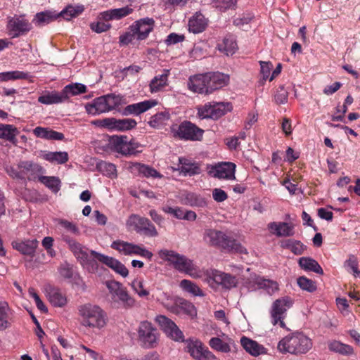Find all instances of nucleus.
I'll return each mask as SVG.
<instances>
[{"mask_svg":"<svg viewBox=\"0 0 360 360\" xmlns=\"http://www.w3.org/2000/svg\"><path fill=\"white\" fill-rule=\"evenodd\" d=\"M160 259L167 262L179 272L184 273L193 278H202L212 289L217 290L219 287L224 289H231L236 286V278L229 274L215 269H200L193 262L184 255L167 249L158 251Z\"/></svg>","mask_w":360,"mask_h":360,"instance_id":"nucleus-1","label":"nucleus"},{"mask_svg":"<svg viewBox=\"0 0 360 360\" xmlns=\"http://www.w3.org/2000/svg\"><path fill=\"white\" fill-rule=\"evenodd\" d=\"M62 239L66 243L68 248L81 265L89 272H96L98 270L97 262H101L122 277L126 278L128 276L129 270L118 259L94 250H89L76 240L67 235H63Z\"/></svg>","mask_w":360,"mask_h":360,"instance_id":"nucleus-2","label":"nucleus"},{"mask_svg":"<svg viewBox=\"0 0 360 360\" xmlns=\"http://www.w3.org/2000/svg\"><path fill=\"white\" fill-rule=\"evenodd\" d=\"M62 239L66 243L68 248L81 265L89 272H96L98 270L97 262H101L122 277L126 278L128 276L129 270L118 259L94 250H89L76 240L67 235H63Z\"/></svg>","mask_w":360,"mask_h":360,"instance_id":"nucleus-3","label":"nucleus"},{"mask_svg":"<svg viewBox=\"0 0 360 360\" xmlns=\"http://www.w3.org/2000/svg\"><path fill=\"white\" fill-rule=\"evenodd\" d=\"M77 314L80 326L87 329L103 330L109 322L107 312L101 306L90 302L79 305Z\"/></svg>","mask_w":360,"mask_h":360,"instance_id":"nucleus-4","label":"nucleus"},{"mask_svg":"<svg viewBox=\"0 0 360 360\" xmlns=\"http://www.w3.org/2000/svg\"><path fill=\"white\" fill-rule=\"evenodd\" d=\"M313 347L312 340L302 332L295 331L283 337L277 343V350L282 354L302 355Z\"/></svg>","mask_w":360,"mask_h":360,"instance_id":"nucleus-5","label":"nucleus"},{"mask_svg":"<svg viewBox=\"0 0 360 360\" xmlns=\"http://www.w3.org/2000/svg\"><path fill=\"white\" fill-rule=\"evenodd\" d=\"M204 240L213 246L220 247L227 251L240 254H247L248 251L236 239L229 237L222 231L215 229H207L204 233Z\"/></svg>","mask_w":360,"mask_h":360,"instance_id":"nucleus-6","label":"nucleus"},{"mask_svg":"<svg viewBox=\"0 0 360 360\" xmlns=\"http://www.w3.org/2000/svg\"><path fill=\"white\" fill-rule=\"evenodd\" d=\"M105 286L110 295L112 303L117 307L131 308L134 306L135 300L129 295L127 289L118 281H108Z\"/></svg>","mask_w":360,"mask_h":360,"instance_id":"nucleus-7","label":"nucleus"},{"mask_svg":"<svg viewBox=\"0 0 360 360\" xmlns=\"http://www.w3.org/2000/svg\"><path fill=\"white\" fill-rule=\"evenodd\" d=\"M171 132L179 139L196 141L202 139L204 130L189 121H184L179 124H172Z\"/></svg>","mask_w":360,"mask_h":360,"instance_id":"nucleus-8","label":"nucleus"},{"mask_svg":"<svg viewBox=\"0 0 360 360\" xmlns=\"http://www.w3.org/2000/svg\"><path fill=\"white\" fill-rule=\"evenodd\" d=\"M110 146L114 151L124 155H134L142 152V146L134 139L126 136H113L110 139Z\"/></svg>","mask_w":360,"mask_h":360,"instance_id":"nucleus-9","label":"nucleus"},{"mask_svg":"<svg viewBox=\"0 0 360 360\" xmlns=\"http://www.w3.org/2000/svg\"><path fill=\"white\" fill-rule=\"evenodd\" d=\"M293 304V301L289 297H283L276 300L271 306L270 314L271 321L273 325H279L282 328H286L284 319L286 311Z\"/></svg>","mask_w":360,"mask_h":360,"instance_id":"nucleus-10","label":"nucleus"},{"mask_svg":"<svg viewBox=\"0 0 360 360\" xmlns=\"http://www.w3.org/2000/svg\"><path fill=\"white\" fill-rule=\"evenodd\" d=\"M139 340L141 345L146 348L155 347L158 339L157 329L153 324L148 321H141L139 326L138 330Z\"/></svg>","mask_w":360,"mask_h":360,"instance_id":"nucleus-11","label":"nucleus"},{"mask_svg":"<svg viewBox=\"0 0 360 360\" xmlns=\"http://www.w3.org/2000/svg\"><path fill=\"white\" fill-rule=\"evenodd\" d=\"M155 321L168 337L175 341H184L182 331L171 319L165 316L159 315L156 316Z\"/></svg>","mask_w":360,"mask_h":360,"instance_id":"nucleus-12","label":"nucleus"},{"mask_svg":"<svg viewBox=\"0 0 360 360\" xmlns=\"http://www.w3.org/2000/svg\"><path fill=\"white\" fill-rule=\"evenodd\" d=\"M187 349L191 356L197 360H217L216 356L199 340L188 341Z\"/></svg>","mask_w":360,"mask_h":360,"instance_id":"nucleus-13","label":"nucleus"},{"mask_svg":"<svg viewBox=\"0 0 360 360\" xmlns=\"http://www.w3.org/2000/svg\"><path fill=\"white\" fill-rule=\"evenodd\" d=\"M208 345L213 350L225 354L231 352L236 348L234 340L224 333H221L217 337L212 338Z\"/></svg>","mask_w":360,"mask_h":360,"instance_id":"nucleus-14","label":"nucleus"},{"mask_svg":"<svg viewBox=\"0 0 360 360\" xmlns=\"http://www.w3.org/2000/svg\"><path fill=\"white\" fill-rule=\"evenodd\" d=\"M154 27L155 21L153 18H144L135 21L129 26V30L136 33L138 41H142L148 38Z\"/></svg>","mask_w":360,"mask_h":360,"instance_id":"nucleus-15","label":"nucleus"},{"mask_svg":"<svg viewBox=\"0 0 360 360\" xmlns=\"http://www.w3.org/2000/svg\"><path fill=\"white\" fill-rule=\"evenodd\" d=\"M235 172L236 165L232 162H222L209 169L210 176L220 179H235Z\"/></svg>","mask_w":360,"mask_h":360,"instance_id":"nucleus-16","label":"nucleus"},{"mask_svg":"<svg viewBox=\"0 0 360 360\" xmlns=\"http://www.w3.org/2000/svg\"><path fill=\"white\" fill-rule=\"evenodd\" d=\"M44 292L49 303L54 307L63 308L68 302L66 294L58 288L48 285Z\"/></svg>","mask_w":360,"mask_h":360,"instance_id":"nucleus-17","label":"nucleus"},{"mask_svg":"<svg viewBox=\"0 0 360 360\" xmlns=\"http://www.w3.org/2000/svg\"><path fill=\"white\" fill-rule=\"evenodd\" d=\"M188 88L193 93L209 94L207 74H199L189 77Z\"/></svg>","mask_w":360,"mask_h":360,"instance_id":"nucleus-18","label":"nucleus"},{"mask_svg":"<svg viewBox=\"0 0 360 360\" xmlns=\"http://www.w3.org/2000/svg\"><path fill=\"white\" fill-rule=\"evenodd\" d=\"M31 27V24L25 19V15H15L10 18L8 22V28L13 32V37L30 31Z\"/></svg>","mask_w":360,"mask_h":360,"instance_id":"nucleus-19","label":"nucleus"},{"mask_svg":"<svg viewBox=\"0 0 360 360\" xmlns=\"http://www.w3.org/2000/svg\"><path fill=\"white\" fill-rule=\"evenodd\" d=\"M207 79L209 89V94L214 91L226 86L229 82V75L221 72H208Z\"/></svg>","mask_w":360,"mask_h":360,"instance_id":"nucleus-20","label":"nucleus"},{"mask_svg":"<svg viewBox=\"0 0 360 360\" xmlns=\"http://www.w3.org/2000/svg\"><path fill=\"white\" fill-rule=\"evenodd\" d=\"M13 249L24 255L33 257L38 247L39 242L37 239H25L22 240H14L12 242Z\"/></svg>","mask_w":360,"mask_h":360,"instance_id":"nucleus-21","label":"nucleus"},{"mask_svg":"<svg viewBox=\"0 0 360 360\" xmlns=\"http://www.w3.org/2000/svg\"><path fill=\"white\" fill-rule=\"evenodd\" d=\"M133 12V8L129 6L122 8L110 9L98 14V18L103 20H120L126 17Z\"/></svg>","mask_w":360,"mask_h":360,"instance_id":"nucleus-22","label":"nucleus"},{"mask_svg":"<svg viewBox=\"0 0 360 360\" xmlns=\"http://www.w3.org/2000/svg\"><path fill=\"white\" fill-rule=\"evenodd\" d=\"M157 104L158 101L156 100H146L142 102L128 105L124 108V112L125 115H139L155 107Z\"/></svg>","mask_w":360,"mask_h":360,"instance_id":"nucleus-23","label":"nucleus"},{"mask_svg":"<svg viewBox=\"0 0 360 360\" xmlns=\"http://www.w3.org/2000/svg\"><path fill=\"white\" fill-rule=\"evenodd\" d=\"M240 344L243 349L253 356H258L267 352V349L262 345L247 337L240 338Z\"/></svg>","mask_w":360,"mask_h":360,"instance_id":"nucleus-24","label":"nucleus"},{"mask_svg":"<svg viewBox=\"0 0 360 360\" xmlns=\"http://www.w3.org/2000/svg\"><path fill=\"white\" fill-rule=\"evenodd\" d=\"M267 227L271 233L278 237L291 236L294 234L292 225L286 222H271Z\"/></svg>","mask_w":360,"mask_h":360,"instance_id":"nucleus-25","label":"nucleus"},{"mask_svg":"<svg viewBox=\"0 0 360 360\" xmlns=\"http://www.w3.org/2000/svg\"><path fill=\"white\" fill-rule=\"evenodd\" d=\"M170 70L165 69L162 73L155 76L149 84V89L150 93L155 94L164 90L168 85V78Z\"/></svg>","mask_w":360,"mask_h":360,"instance_id":"nucleus-26","label":"nucleus"},{"mask_svg":"<svg viewBox=\"0 0 360 360\" xmlns=\"http://www.w3.org/2000/svg\"><path fill=\"white\" fill-rule=\"evenodd\" d=\"M13 311L5 300H0V331L10 328Z\"/></svg>","mask_w":360,"mask_h":360,"instance_id":"nucleus-27","label":"nucleus"},{"mask_svg":"<svg viewBox=\"0 0 360 360\" xmlns=\"http://www.w3.org/2000/svg\"><path fill=\"white\" fill-rule=\"evenodd\" d=\"M179 167L176 170L179 171L185 176L199 174L201 172L200 165L196 162H193L186 158L181 157L179 158Z\"/></svg>","mask_w":360,"mask_h":360,"instance_id":"nucleus-28","label":"nucleus"},{"mask_svg":"<svg viewBox=\"0 0 360 360\" xmlns=\"http://www.w3.org/2000/svg\"><path fill=\"white\" fill-rule=\"evenodd\" d=\"M85 110L89 115L93 116L108 112L103 96L96 98L91 102L86 104Z\"/></svg>","mask_w":360,"mask_h":360,"instance_id":"nucleus-29","label":"nucleus"},{"mask_svg":"<svg viewBox=\"0 0 360 360\" xmlns=\"http://www.w3.org/2000/svg\"><path fill=\"white\" fill-rule=\"evenodd\" d=\"M131 169L132 172L137 173L138 174L142 175L146 178L153 177L161 179L163 176L154 168L139 162L132 163Z\"/></svg>","mask_w":360,"mask_h":360,"instance_id":"nucleus-30","label":"nucleus"},{"mask_svg":"<svg viewBox=\"0 0 360 360\" xmlns=\"http://www.w3.org/2000/svg\"><path fill=\"white\" fill-rule=\"evenodd\" d=\"M207 21L200 13H196L188 21V30L194 34L202 32L205 30Z\"/></svg>","mask_w":360,"mask_h":360,"instance_id":"nucleus-31","label":"nucleus"},{"mask_svg":"<svg viewBox=\"0 0 360 360\" xmlns=\"http://www.w3.org/2000/svg\"><path fill=\"white\" fill-rule=\"evenodd\" d=\"M38 101L44 105L61 103L65 101L63 91H45L39 98Z\"/></svg>","mask_w":360,"mask_h":360,"instance_id":"nucleus-32","label":"nucleus"},{"mask_svg":"<svg viewBox=\"0 0 360 360\" xmlns=\"http://www.w3.org/2000/svg\"><path fill=\"white\" fill-rule=\"evenodd\" d=\"M40 157L51 163H56L58 165L64 164L68 161V154L65 151H41Z\"/></svg>","mask_w":360,"mask_h":360,"instance_id":"nucleus-33","label":"nucleus"},{"mask_svg":"<svg viewBox=\"0 0 360 360\" xmlns=\"http://www.w3.org/2000/svg\"><path fill=\"white\" fill-rule=\"evenodd\" d=\"M218 50L226 56H232L238 49L237 43L233 36L225 37L221 41L217 44Z\"/></svg>","mask_w":360,"mask_h":360,"instance_id":"nucleus-34","label":"nucleus"},{"mask_svg":"<svg viewBox=\"0 0 360 360\" xmlns=\"http://www.w3.org/2000/svg\"><path fill=\"white\" fill-rule=\"evenodd\" d=\"M330 351L342 356L354 355V349L352 346L343 343L339 340H331L328 344Z\"/></svg>","mask_w":360,"mask_h":360,"instance_id":"nucleus-35","label":"nucleus"},{"mask_svg":"<svg viewBox=\"0 0 360 360\" xmlns=\"http://www.w3.org/2000/svg\"><path fill=\"white\" fill-rule=\"evenodd\" d=\"M59 18L58 13L51 11H46L37 13L33 20V23L37 26H44L47 25Z\"/></svg>","mask_w":360,"mask_h":360,"instance_id":"nucleus-36","label":"nucleus"},{"mask_svg":"<svg viewBox=\"0 0 360 360\" xmlns=\"http://www.w3.org/2000/svg\"><path fill=\"white\" fill-rule=\"evenodd\" d=\"M33 133L37 137L46 140H63L64 139L63 134L41 127H36L33 130Z\"/></svg>","mask_w":360,"mask_h":360,"instance_id":"nucleus-37","label":"nucleus"},{"mask_svg":"<svg viewBox=\"0 0 360 360\" xmlns=\"http://www.w3.org/2000/svg\"><path fill=\"white\" fill-rule=\"evenodd\" d=\"M179 287L183 291L191 295L192 296H205V293L203 290L195 283L190 280L183 279L179 283Z\"/></svg>","mask_w":360,"mask_h":360,"instance_id":"nucleus-38","label":"nucleus"},{"mask_svg":"<svg viewBox=\"0 0 360 360\" xmlns=\"http://www.w3.org/2000/svg\"><path fill=\"white\" fill-rule=\"evenodd\" d=\"M146 222H147V218L133 214L127 219L126 227L128 231H135L140 233H142V228Z\"/></svg>","mask_w":360,"mask_h":360,"instance_id":"nucleus-39","label":"nucleus"},{"mask_svg":"<svg viewBox=\"0 0 360 360\" xmlns=\"http://www.w3.org/2000/svg\"><path fill=\"white\" fill-rule=\"evenodd\" d=\"M84 11V6L82 4L68 5L60 13H58L59 17H62L66 20L76 18Z\"/></svg>","mask_w":360,"mask_h":360,"instance_id":"nucleus-40","label":"nucleus"},{"mask_svg":"<svg viewBox=\"0 0 360 360\" xmlns=\"http://www.w3.org/2000/svg\"><path fill=\"white\" fill-rule=\"evenodd\" d=\"M300 266L306 271H313L322 275L323 271L319 263L311 257H303L299 259Z\"/></svg>","mask_w":360,"mask_h":360,"instance_id":"nucleus-41","label":"nucleus"},{"mask_svg":"<svg viewBox=\"0 0 360 360\" xmlns=\"http://www.w3.org/2000/svg\"><path fill=\"white\" fill-rule=\"evenodd\" d=\"M18 168L22 169L24 176L27 174L39 175L44 172V169L41 165L32 161H22L18 164Z\"/></svg>","mask_w":360,"mask_h":360,"instance_id":"nucleus-42","label":"nucleus"},{"mask_svg":"<svg viewBox=\"0 0 360 360\" xmlns=\"http://www.w3.org/2000/svg\"><path fill=\"white\" fill-rule=\"evenodd\" d=\"M212 120H217L232 110V105L229 102H212Z\"/></svg>","mask_w":360,"mask_h":360,"instance_id":"nucleus-43","label":"nucleus"},{"mask_svg":"<svg viewBox=\"0 0 360 360\" xmlns=\"http://www.w3.org/2000/svg\"><path fill=\"white\" fill-rule=\"evenodd\" d=\"M65 101L70 97L77 96L86 91V86L81 83H74L66 85L62 90Z\"/></svg>","mask_w":360,"mask_h":360,"instance_id":"nucleus-44","label":"nucleus"},{"mask_svg":"<svg viewBox=\"0 0 360 360\" xmlns=\"http://www.w3.org/2000/svg\"><path fill=\"white\" fill-rule=\"evenodd\" d=\"M39 181L54 193H57L61 187V181L57 176H39Z\"/></svg>","mask_w":360,"mask_h":360,"instance_id":"nucleus-45","label":"nucleus"},{"mask_svg":"<svg viewBox=\"0 0 360 360\" xmlns=\"http://www.w3.org/2000/svg\"><path fill=\"white\" fill-rule=\"evenodd\" d=\"M134 245L135 243L117 240L112 243L111 248L124 255L133 256Z\"/></svg>","mask_w":360,"mask_h":360,"instance_id":"nucleus-46","label":"nucleus"},{"mask_svg":"<svg viewBox=\"0 0 360 360\" xmlns=\"http://www.w3.org/2000/svg\"><path fill=\"white\" fill-rule=\"evenodd\" d=\"M30 77V73L23 71L14 70L0 72V80L2 82L28 79Z\"/></svg>","mask_w":360,"mask_h":360,"instance_id":"nucleus-47","label":"nucleus"},{"mask_svg":"<svg viewBox=\"0 0 360 360\" xmlns=\"http://www.w3.org/2000/svg\"><path fill=\"white\" fill-rule=\"evenodd\" d=\"M208 44L205 41H200L194 44L189 53L190 57L194 60H199L205 58L208 52Z\"/></svg>","mask_w":360,"mask_h":360,"instance_id":"nucleus-48","label":"nucleus"},{"mask_svg":"<svg viewBox=\"0 0 360 360\" xmlns=\"http://www.w3.org/2000/svg\"><path fill=\"white\" fill-rule=\"evenodd\" d=\"M18 133V129L13 125L0 124V139L13 142Z\"/></svg>","mask_w":360,"mask_h":360,"instance_id":"nucleus-49","label":"nucleus"},{"mask_svg":"<svg viewBox=\"0 0 360 360\" xmlns=\"http://www.w3.org/2000/svg\"><path fill=\"white\" fill-rule=\"evenodd\" d=\"M103 96L108 108V112H110L125 103V99L121 95L111 94Z\"/></svg>","mask_w":360,"mask_h":360,"instance_id":"nucleus-50","label":"nucleus"},{"mask_svg":"<svg viewBox=\"0 0 360 360\" xmlns=\"http://www.w3.org/2000/svg\"><path fill=\"white\" fill-rule=\"evenodd\" d=\"M169 119V113L167 111H162L152 116L148 123L153 128H160L165 125Z\"/></svg>","mask_w":360,"mask_h":360,"instance_id":"nucleus-51","label":"nucleus"},{"mask_svg":"<svg viewBox=\"0 0 360 360\" xmlns=\"http://www.w3.org/2000/svg\"><path fill=\"white\" fill-rule=\"evenodd\" d=\"M185 203L193 207H205L207 205L205 199L195 193H187L185 195Z\"/></svg>","mask_w":360,"mask_h":360,"instance_id":"nucleus-52","label":"nucleus"},{"mask_svg":"<svg viewBox=\"0 0 360 360\" xmlns=\"http://www.w3.org/2000/svg\"><path fill=\"white\" fill-rule=\"evenodd\" d=\"M96 167L103 174L113 178L117 176V169L114 164L105 161L97 162Z\"/></svg>","mask_w":360,"mask_h":360,"instance_id":"nucleus-53","label":"nucleus"},{"mask_svg":"<svg viewBox=\"0 0 360 360\" xmlns=\"http://www.w3.org/2000/svg\"><path fill=\"white\" fill-rule=\"evenodd\" d=\"M258 284L260 289H263L267 294L270 295L274 294L279 290V285L276 281L270 279H266L263 277L261 278V280Z\"/></svg>","mask_w":360,"mask_h":360,"instance_id":"nucleus-54","label":"nucleus"},{"mask_svg":"<svg viewBox=\"0 0 360 360\" xmlns=\"http://www.w3.org/2000/svg\"><path fill=\"white\" fill-rule=\"evenodd\" d=\"M136 122L131 118L115 119L114 130L127 131L136 126Z\"/></svg>","mask_w":360,"mask_h":360,"instance_id":"nucleus-55","label":"nucleus"},{"mask_svg":"<svg viewBox=\"0 0 360 360\" xmlns=\"http://www.w3.org/2000/svg\"><path fill=\"white\" fill-rule=\"evenodd\" d=\"M282 247L291 250L295 255H301L304 252L305 246L300 241L288 239L282 243Z\"/></svg>","mask_w":360,"mask_h":360,"instance_id":"nucleus-56","label":"nucleus"},{"mask_svg":"<svg viewBox=\"0 0 360 360\" xmlns=\"http://www.w3.org/2000/svg\"><path fill=\"white\" fill-rule=\"evenodd\" d=\"M131 286L133 290L141 297H145L149 295V291L144 288L143 281L140 278L134 279Z\"/></svg>","mask_w":360,"mask_h":360,"instance_id":"nucleus-57","label":"nucleus"},{"mask_svg":"<svg viewBox=\"0 0 360 360\" xmlns=\"http://www.w3.org/2000/svg\"><path fill=\"white\" fill-rule=\"evenodd\" d=\"M153 297L167 309H169L172 306V298L167 292L159 290L153 295Z\"/></svg>","mask_w":360,"mask_h":360,"instance_id":"nucleus-58","label":"nucleus"},{"mask_svg":"<svg viewBox=\"0 0 360 360\" xmlns=\"http://www.w3.org/2000/svg\"><path fill=\"white\" fill-rule=\"evenodd\" d=\"M297 285L303 290L308 292H314L316 289V285L314 281L305 276H300L297 281Z\"/></svg>","mask_w":360,"mask_h":360,"instance_id":"nucleus-59","label":"nucleus"},{"mask_svg":"<svg viewBox=\"0 0 360 360\" xmlns=\"http://www.w3.org/2000/svg\"><path fill=\"white\" fill-rule=\"evenodd\" d=\"M58 224L65 231L74 235L79 234V229L76 224L66 219H58Z\"/></svg>","mask_w":360,"mask_h":360,"instance_id":"nucleus-60","label":"nucleus"},{"mask_svg":"<svg viewBox=\"0 0 360 360\" xmlns=\"http://www.w3.org/2000/svg\"><path fill=\"white\" fill-rule=\"evenodd\" d=\"M345 266L349 272L352 273L354 276H360V271L358 269V262L355 256L350 255L349 259L345 262Z\"/></svg>","mask_w":360,"mask_h":360,"instance_id":"nucleus-61","label":"nucleus"},{"mask_svg":"<svg viewBox=\"0 0 360 360\" xmlns=\"http://www.w3.org/2000/svg\"><path fill=\"white\" fill-rule=\"evenodd\" d=\"M179 307L183 312L191 317H195L197 314L196 308L191 302L181 300L179 302Z\"/></svg>","mask_w":360,"mask_h":360,"instance_id":"nucleus-62","label":"nucleus"},{"mask_svg":"<svg viewBox=\"0 0 360 360\" xmlns=\"http://www.w3.org/2000/svg\"><path fill=\"white\" fill-rule=\"evenodd\" d=\"M213 6L221 11L233 8L236 0H212Z\"/></svg>","mask_w":360,"mask_h":360,"instance_id":"nucleus-63","label":"nucleus"},{"mask_svg":"<svg viewBox=\"0 0 360 360\" xmlns=\"http://www.w3.org/2000/svg\"><path fill=\"white\" fill-rule=\"evenodd\" d=\"M198 116L203 119H212V103H207L204 105H201L197 108Z\"/></svg>","mask_w":360,"mask_h":360,"instance_id":"nucleus-64","label":"nucleus"}]
</instances>
